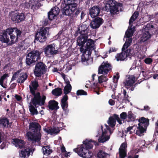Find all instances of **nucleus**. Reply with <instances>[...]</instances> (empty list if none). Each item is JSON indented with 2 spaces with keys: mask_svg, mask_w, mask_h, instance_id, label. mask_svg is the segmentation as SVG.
Instances as JSON below:
<instances>
[{
  "mask_svg": "<svg viewBox=\"0 0 158 158\" xmlns=\"http://www.w3.org/2000/svg\"><path fill=\"white\" fill-rule=\"evenodd\" d=\"M22 31L17 27H10L6 30H0V41L2 43H8L10 41L9 37L12 44L18 42L21 40Z\"/></svg>",
  "mask_w": 158,
  "mask_h": 158,
  "instance_id": "f257e3e1",
  "label": "nucleus"
},
{
  "mask_svg": "<svg viewBox=\"0 0 158 158\" xmlns=\"http://www.w3.org/2000/svg\"><path fill=\"white\" fill-rule=\"evenodd\" d=\"M83 143V144L74 149L73 151L83 158H93V153L89 150L93 148L94 145L95 144V141L91 139L88 140L86 139Z\"/></svg>",
  "mask_w": 158,
  "mask_h": 158,
  "instance_id": "f03ea898",
  "label": "nucleus"
},
{
  "mask_svg": "<svg viewBox=\"0 0 158 158\" xmlns=\"http://www.w3.org/2000/svg\"><path fill=\"white\" fill-rule=\"evenodd\" d=\"M29 128L30 130L27 133V136L29 140L38 142L40 141L41 135L40 132L41 126L37 122H32L29 123Z\"/></svg>",
  "mask_w": 158,
  "mask_h": 158,
  "instance_id": "7ed1b4c3",
  "label": "nucleus"
},
{
  "mask_svg": "<svg viewBox=\"0 0 158 158\" xmlns=\"http://www.w3.org/2000/svg\"><path fill=\"white\" fill-rule=\"evenodd\" d=\"M42 52L39 50H33L29 52L26 56V62L27 65H34L36 61L40 60Z\"/></svg>",
  "mask_w": 158,
  "mask_h": 158,
  "instance_id": "20e7f679",
  "label": "nucleus"
},
{
  "mask_svg": "<svg viewBox=\"0 0 158 158\" xmlns=\"http://www.w3.org/2000/svg\"><path fill=\"white\" fill-rule=\"evenodd\" d=\"M119 7H122V4L117 2L115 0H108L103 8V10L107 12L110 11L111 14H114L119 11Z\"/></svg>",
  "mask_w": 158,
  "mask_h": 158,
  "instance_id": "39448f33",
  "label": "nucleus"
},
{
  "mask_svg": "<svg viewBox=\"0 0 158 158\" xmlns=\"http://www.w3.org/2000/svg\"><path fill=\"white\" fill-rule=\"evenodd\" d=\"M138 121V127L135 134L141 136L144 135V132H146L147 128L149 124V120L148 119L143 117L140 118Z\"/></svg>",
  "mask_w": 158,
  "mask_h": 158,
  "instance_id": "423d86ee",
  "label": "nucleus"
},
{
  "mask_svg": "<svg viewBox=\"0 0 158 158\" xmlns=\"http://www.w3.org/2000/svg\"><path fill=\"white\" fill-rule=\"evenodd\" d=\"M31 94L34 97L31 99V103L33 105L36 106L37 105L42 106L44 105L46 98V96L43 95L41 97L40 93L39 92Z\"/></svg>",
  "mask_w": 158,
  "mask_h": 158,
  "instance_id": "0eeeda50",
  "label": "nucleus"
},
{
  "mask_svg": "<svg viewBox=\"0 0 158 158\" xmlns=\"http://www.w3.org/2000/svg\"><path fill=\"white\" fill-rule=\"evenodd\" d=\"M55 47V44H54L47 45L44 49L45 56L50 57L57 54L58 52V49Z\"/></svg>",
  "mask_w": 158,
  "mask_h": 158,
  "instance_id": "6e6552de",
  "label": "nucleus"
},
{
  "mask_svg": "<svg viewBox=\"0 0 158 158\" xmlns=\"http://www.w3.org/2000/svg\"><path fill=\"white\" fill-rule=\"evenodd\" d=\"M47 28H42L39 30V31H37L35 34V40L41 43L45 41L47 39Z\"/></svg>",
  "mask_w": 158,
  "mask_h": 158,
  "instance_id": "1a4fd4ad",
  "label": "nucleus"
},
{
  "mask_svg": "<svg viewBox=\"0 0 158 158\" xmlns=\"http://www.w3.org/2000/svg\"><path fill=\"white\" fill-rule=\"evenodd\" d=\"M86 43V45L84 46V50L82 52L85 54L87 52L88 56H90L93 50H94L95 48V41L90 39H88Z\"/></svg>",
  "mask_w": 158,
  "mask_h": 158,
  "instance_id": "9d476101",
  "label": "nucleus"
},
{
  "mask_svg": "<svg viewBox=\"0 0 158 158\" xmlns=\"http://www.w3.org/2000/svg\"><path fill=\"white\" fill-rule=\"evenodd\" d=\"M88 38L87 34H80V35L77 37V45L81 46L80 51L82 52L84 50V44L87 42Z\"/></svg>",
  "mask_w": 158,
  "mask_h": 158,
  "instance_id": "9b49d317",
  "label": "nucleus"
},
{
  "mask_svg": "<svg viewBox=\"0 0 158 158\" xmlns=\"http://www.w3.org/2000/svg\"><path fill=\"white\" fill-rule=\"evenodd\" d=\"M131 49H128L126 50L122 51L120 54H117L115 56V58L117 61L123 60L127 57L131 58L132 54L131 53Z\"/></svg>",
  "mask_w": 158,
  "mask_h": 158,
  "instance_id": "f8f14e48",
  "label": "nucleus"
},
{
  "mask_svg": "<svg viewBox=\"0 0 158 158\" xmlns=\"http://www.w3.org/2000/svg\"><path fill=\"white\" fill-rule=\"evenodd\" d=\"M26 16L24 13H15L12 15L11 20L15 23H19L25 19Z\"/></svg>",
  "mask_w": 158,
  "mask_h": 158,
  "instance_id": "ddd939ff",
  "label": "nucleus"
},
{
  "mask_svg": "<svg viewBox=\"0 0 158 158\" xmlns=\"http://www.w3.org/2000/svg\"><path fill=\"white\" fill-rule=\"evenodd\" d=\"M91 20L89 26L93 29H96L98 28L104 22V20L102 18L99 17H96Z\"/></svg>",
  "mask_w": 158,
  "mask_h": 158,
  "instance_id": "4468645a",
  "label": "nucleus"
},
{
  "mask_svg": "<svg viewBox=\"0 0 158 158\" xmlns=\"http://www.w3.org/2000/svg\"><path fill=\"white\" fill-rule=\"evenodd\" d=\"M60 11V9L57 6H55L53 7L48 13V19L50 21H52L56 19L59 15Z\"/></svg>",
  "mask_w": 158,
  "mask_h": 158,
  "instance_id": "2eb2a0df",
  "label": "nucleus"
},
{
  "mask_svg": "<svg viewBox=\"0 0 158 158\" xmlns=\"http://www.w3.org/2000/svg\"><path fill=\"white\" fill-rule=\"evenodd\" d=\"M100 7L98 5L91 7L89 9V15L93 18L97 17L100 13Z\"/></svg>",
  "mask_w": 158,
  "mask_h": 158,
  "instance_id": "dca6fc26",
  "label": "nucleus"
},
{
  "mask_svg": "<svg viewBox=\"0 0 158 158\" xmlns=\"http://www.w3.org/2000/svg\"><path fill=\"white\" fill-rule=\"evenodd\" d=\"M135 81V77L134 75H130L123 82L124 86L126 88L128 89L130 86H133Z\"/></svg>",
  "mask_w": 158,
  "mask_h": 158,
  "instance_id": "f3484780",
  "label": "nucleus"
},
{
  "mask_svg": "<svg viewBox=\"0 0 158 158\" xmlns=\"http://www.w3.org/2000/svg\"><path fill=\"white\" fill-rule=\"evenodd\" d=\"M68 96L64 95L61 100V106L63 110L64 111L65 114H68L69 112L68 109Z\"/></svg>",
  "mask_w": 158,
  "mask_h": 158,
  "instance_id": "a211bd4d",
  "label": "nucleus"
},
{
  "mask_svg": "<svg viewBox=\"0 0 158 158\" xmlns=\"http://www.w3.org/2000/svg\"><path fill=\"white\" fill-rule=\"evenodd\" d=\"M13 140L12 143L16 147H19L20 149L24 148L26 142L23 140L18 138L14 139Z\"/></svg>",
  "mask_w": 158,
  "mask_h": 158,
  "instance_id": "6ab92c4d",
  "label": "nucleus"
},
{
  "mask_svg": "<svg viewBox=\"0 0 158 158\" xmlns=\"http://www.w3.org/2000/svg\"><path fill=\"white\" fill-rule=\"evenodd\" d=\"M89 25L86 24L85 23H83L78 29L80 34H87L89 31Z\"/></svg>",
  "mask_w": 158,
  "mask_h": 158,
  "instance_id": "aec40b11",
  "label": "nucleus"
},
{
  "mask_svg": "<svg viewBox=\"0 0 158 158\" xmlns=\"http://www.w3.org/2000/svg\"><path fill=\"white\" fill-rule=\"evenodd\" d=\"M31 85H29L30 92L31 94H35L38 87L39 86L38 81L37 80L32 81Z\"/></svg>",
  "mask_w": 158,
  "mask_h": 158,
  "instance_id": "412c9836",
  "label": "nucleus"
},
{
  "mask_svg": "<svg viewBox=\"0 0 158 158\" xmlns=\"http://www.w3.org/2000/svg\"><path fill=\"white\" fill-rule=\"evenodd\" d=\"M58 103L54 100H50L48 102V107L51 110H57L59 107L58 106Z\"/></svg>",
  "mask_w": 158,
  "mask_h": 158,
  "instance_id": "4be33fe9",
  "label": "nucleus"
},
{
  "mask_svg": "<svg viewBox=\"0 0 158 158\" xmlns=\"http://www.w3.org/2000/svg\"><path fill=\"white\" fill-rule=\"evenodd\" d=\"M31 151V150L30 148H26L19 151V156L22 158H26L27 156L28 157L30 155Z\"/></svg>",
  "mask_w": 158,
  "mask_h": 158,
  "instance_id": "5701e85b",
  "label": "nucleus"
},
{
  "mask_svg": "<svg viewBox=\"0 0 158 158\" xmlns=\"http://www.w3.org/2000/svg\"><path fill=\"white\" fill-rule=\"evenodd\" d=\"M9 124V120L7 118L3 117L0 118V127H1V126H2L4 128H10V126H8Z\"/></svg>",
  "mask_w": 158,
  "mask_h": 158,
  "instance_id": "b1692460",
  "label": "nucleus"
},
{
  "mask_svg": "<svg viewBox=\"0 0 158 158\" xmlns=\"http://www.w3.org/2000/svg\"><path fill=\"white\" fill-rule=\"evenodd\" d=\"M151 37V34L150 32L148 31H145L142 36L141 37L140 42H144L150 39Z\"/></svg>",
  "mask_w": 158,
  "mask_h": 158,
  "instance_id": "393cba45",
  "label": "nucleus"
},
{
  "mask_svg": "<svg viewBox=\"0 0 158 158\" xmlns=\"http://www.w3.org/2000/svg\"><path fill=\"white\" fill-rule=\"evenodd\" d=\"M112 65L108 61H106L103 62L99 67L98 69H112Z\"/></svg>",
  "mask_w": 158,
  "mask_h": 158,
  "instance_id": "a878e982",
  "label": "nucleus"
},
{
  "mask_svg": "<svg viewBox=\"0 0 158 158\" xmlns=\"http://www.w3.org/2000/svg\"><path fill=\"white\" fill-rule=\"evenodd\" d=\"M65 5H67L68 6V8H70V11L76 10L78 8V4L74 2H64Z\"/></svg>",
  "mask_w": 158,
  "mask_h": 158,
  "instance_id": "bb28decb",
  "label": "nucleus"
},
{
  "mask_svg": "<svg viewBox=\"0 0 158 158\" xmlns=\"http://www.w3.org/2000/svg\"><path fill=\"white\" fill-rule=\"evenodd\" d=\"M62 70H52V72H57L59 73L63 78L64 81L65 83L66 84V85H71L70 84V81L68 79L66 78L65 77V75L63 73L61 72Z\"/></svg>",
  "mask_w": 158,
  "mask_h": 158,
  "instance_id": "cd10ccee",
  "label": "nucleus"
},
{
  "mask_svg": "<svg viewBox=\"0 0 158 158\" xmlns=\"http://www.w3.org/2000/svg\"><path fill=\"white\" fill-rule=\"evenodd\" d=\"M28 76L26 73H21L17 80V82L19 83H23L27 79Z\"/></svg>",
  "mask_w": 158,
  "mask_h": 158,
  "instance_id": "c85d7f7f",
  "label": "nucleus"
},
{
  "mask_svg": "<svg viewBox=\"0 0 158 158\" xmlns=\"http://www.w3.org/2000/svg\"><path fill=\"white\" fill-rule=\"evenodd\" d=\"M30 104V105L29 106V108L31 114L33 116L35 114H38L39 113V112L37 110V106H35L33 105L32 104H31V103Z\"/></svg>",
  "mask_w": 158,
  "mask_h": 158,
  "instance_id": "c756f323",
  "label": "nucleus"
},
{
  "mask_svg": "<svg viewBox=\"0 0 158 158\" xmlns=\"http://www.w3.org/2000/svg\"><path fill=\"white\" fill-rule=\"evenodd\" d=\"M110 70H98V74L103 75V82L106 81L108 80V78L105 75H107Z\"/></svg>",
  "mask_w": 158,
  "mask_h": 158,
  "instance_id": "7c9ffc66",
  "label": "nucleus"
},
{
  "mask_svg": "<svg viewBox=\"0 0 158 158\" xmlns=\"http://www.w3.org/2000/svg\"><path fill=\"white\" fill-rule=\"evenodd\" d=\"M107 123L110 126L111 128H113L115 126L116 124V121L115 119L113 116H110L109 117L108 120L107 121Z\"/></svg>",
  "mask_w": 158,
  "mask_h": 158,
  "instance_id": "2f4dec72",
  "label": "nucleus"
},
{
  "mask_svg": "<svg viewBox=\"0 0 158 158\" xmlns=\"http://www.w3.org/2000/svg\"><path fill=\"white\" fill-rule=\"evenodd\" d=\"M43 153L44 155L48 156L52 152V149H50V146L47 145L44 146L43 147Z\"/></svg>",
  "mask_w": 158,
  "mask_h": 158,
  "instance_id": "473e14b6",
  "label": "nucleus"
},
{
  "mask_svg": "<svg viewBox=\"0 0 158 158\" xmlns=\"http://www.w3.org/2000/svg\"><path fill=\"white\" fill-rule=\"evenodd\" d=\"M139 15V13L138 11H135L134 14L131 17L129 21V25L131 27L132 26V23L133 21H135L138 17Z\"/></svg>",
  "mask_w": 158,
  "mask_h": 158,
  "instance_id": "72a5a7b5",
  "label": "nucleus"
},
{
  "mask_svg": "<svg viewBox=\"0 0 158 158\" xmlns=\"http://www.w3.org/2000/svg\"><path fill=\"white\" fill-rule=\"evenodd\" d=\"M132 42V38H128L127 39L122 48V51H124L130 46Z\"/></svg>",
  "mask_w": 158,
  "mask_h": 158,
  "instance_id": "f704fd0d",
  "label": "nucleus"
},
{
  "mask_svg": "<svg viewBox=\"0 0 158 158\" xmlns=\"http://www.w3.org/2000/svg\"><path fill=\"white\" fill-rule=\"evenodd\" d=\"M75 10H76L71 11V16H72L73 19H76L77 18L81 12L80 9L79 8H77Z\"/></svg>",
  "mask_w": 158,
  "mask_h": 158,
  "instance_id": "c9c22d12",
  "label": "nucleus"
},
{
  "mask_svg": "<svg viewBox=\"0 0 158 158\" xmlns=\"http://www.w3.org/2000/svg\"><path fill=\"white\" fill-rule=\"evenodd\" d=\"M62 89L60 88H57L52 91V94L56 96H59L62 94Z\"/></svg>",
  "mask_w": 158,
  "mask_h": 158,
  "instance_id": "e433bc0d",
  "label": "nucleus"
},
{
  "mask_svg": "<svg viewBox=\"0 0 158 158\" xmlns=\"http://www.w3.org/2000/svg\"><path fill=\"white\" fill-rule=\"evenodd\" d=\"M65 6L63 9L62 11L63 14L64 15H69L71 16V12L70 11V8H68V6L67 5H65Z\"/></svg>",
  "mask_w": 158,
  "mask_h": 158,
  "instance_id": "4c0bfd02",
  "label": "nucleus"
},
{
  "mask_svg": "<svg viewBox=\"0 0 158 158\" xmlns=\"http://www.w3.org/2000/svg\"><path fill=\"white\" fill-rule=\"evenodd\" d=\"M7 76L8 74L6 73L2 76L0 78V85L5 89L6 88L7 85L6 84L4 83V81Z\"/></svg>",
  "mask_w": 158,
  "mask_h": 158,
  "instance_id": "58836bf2",
  "label": "nucleus"
},
{
  "mask_svg": "<svg viewBox=\"0 0 158 158\" xmlns=\"http://www.w3.org/2000/svg\"><path fill=\"white\" fill-rule=\"evenodd\" d=\"M46 66L42 62H39L36 64L35 69H47Z\"/></svg>",
  "mask_w": 158,
  "mask_h": 158,
  "instance_id": "ea45409f",
  "label": "nucleus"
},
{
  "mask_svg": "<svg viewBox=\"0 0 158 158\" xmlns=\"http://www.w3.org/2000/svg\"><path fill=\"white\" fill-rule=\"evenodd\" d=\"M127 117L128 119V122L133 121L135 120V116L131 111H129L128 113Z\"/></svg>",
  "mask_w": 158,
  "mask_h": 158,
  "instance_id": "a19ab883",
  "label": "nucleus"
},
{
  "mask_svg": "<svg viewBox=\"0 0 158 158\" xmlns=\"http://www.w3.org/2000/svg\"><path fill=\"white\" fill-rule=\"evenodd\" d=\"M72 89V86L71 85H66L64 89V95L68 96L67 94L70 93Z\"/></svg>",
  "mask_w": 158,
  "mask_h": 158,
  "instance_id": "79ce46f5",
  "label": "nucleus"
},
{
  "mask_svg": "<svg viewBox=\"0 0 158 158\" xmlns=\"http://www.w3.org/2000/svg\"><path fill=\"white\" fill-rule=\"evenodd\" d=\"M123 94L124 98L122 100L123 102L127 103V102H130V100L128 99L129 96L127 94V91L126 90L123 89Z\"/></svg>",
  "mask_w": 158,
  "mask_h": 158,
  "instance_id": "37998d69",
  "label": "nucleus"
},
{
  "mask_svg": "<svg viewBox=\"0 0 158 158\" xmlns=\"http://www.w3.org/2000/svg\"><path fill=\"white\" fill-rule=\"evenodd\" d=\"M107 154L102 150H100L97 154V158H105Z\"/></svg>",
  "mask_w": 158,
  "mask_h": 158,
  "instance_id": "c03bdc74",
  "label": "nucleus"
},
{
  "mask_svg": "<svg viewBox=\"0 0 158 158\" xmlns=\"http://www.w3.org/2000/svg\"><path fill=\"white\" fill-rule=\"evenodd\" d=\"M60 131L59 127H54L53 128H50L49 134L52 135L55 134H58Z\"/></svg>",
  "mask_w": 158,
  "mask_h": 158,
  "instance_id": "a18cd8bd",
  "label": "nucleus"
},
{
  "mask_svg": "<svg viewBox=\"0 0 158 158\" xmlns=\"http://www.w3.org/2000/svg\"><path fill=\"white\" fill-rule=\"evenodd\" d=\"M119 154L120 158H125L127 156V150L119 149Z\"/></svg>",
  "mask_w": 158,
  "mask_h": 158,
  "instance_id": "49530a36",
  "label": "nucleus"
},
{
  "mask_svg": "<svg viewBox=\"0 0 158 158\" xmlns=\"http://www.w3.org/2000/svg\"><path fill=\"white\" fill-rule=\"evenodd\" d=\"M98 83H94L93 84L94 85V92L96 93V94L99 95L100 94L99 93V89L100 88L98 85Z\"/></svg>",
  "mask_w": 158,
  "mask_h": 158,
  "instance_id": "de8ad7c7",
  "label": "nucleus"
},
{
  "mask_svg": "<svg viewBox=\"0 0 158 158\" xmlns=\"http://www.w3.org/2000/svg\"><path fill=\"white\" fill-rule=\"evenodd\" d=\"M154 28V26L152 23H148L145 26L144 28L145 31H150L152 30Z\"/></svg>",
  "mask_w": 158,
  "mask_h": 158,
  "instance_id": "09e8293b",
  "label": "nucleus"
},
{
  "mask_svg": "<svg viewBox=\"0 0 158 158\" xmlns=\"http://www.w3.org/2000/svg\"><path fill=\"white\" fill-rule=\"evenodd\" d=\"M76 94L77 96L86 95H87V93L83 89H79L77 91Z\"/></svg>",
  "mask_w": 158,
  "mask_h": 158,
  "instance_id": "8fccbe9b",
  "label": "nucleus"
},
{
  "mask_svg": "<svg viewBox=\"0 0 158 158\" xmlns=\"http://www.w3.org/2000/svg\"><path fill=\"white\" fill-rule=\"evenodd\" d=\"M34 72L36 77H40L42 75V70H34Z\"/></svg>",
  "mask_w": 158,
  "mask_h": 158,
  "instance_id": "3c124183",
  "label": "nucleus"
},
{
  "mask_svg": "<svg viewBox=\"0 0 158 158\" xmlns=\"http://www.w3.org/2000/svg\"><path fill=\"white\" fill-rule=\"evenodd\" d=\"M21 71V70H19L17 72L14 73L11 79V81L15 80L16 78L18 77Z\"/></svg>",
  "mask_w": 158,
  "mask_h": 158,
  "instance_id": "603ef678",
  "label": "nucleus"
},
{
  "mask_svg": "<svg viewBox=\"0 0 158 158\" xmlns=\"http://www.w3.org/2000/svg\"><path fill=\"white\" fill-rule=\"evenodd\" d=\"M117 82L113 81L112 83H111L110 84V87L114 91L115 90V88L117 87Z\"/></svg>",
  "mask_w": 158,
  "mask_h": 158,
  "instance_id": "864d4df0",
  "label": "nucleus"
},
{
  "mask_svg": "<svg viewBox=\"0 0 158 158\" xmlns=\"http://www.w3.org/2000/svg\"><path fill=\"white\" fill-rule=\"evenodd\" d=\"M120 118L122 119L123 121V123L124 122V120L126 119L127 117V114L125 112H123L120 114Z\"/></svg>",
  "mask_w": 158,
  "mask_h": 158,
  "instance_id": "5fc2aeb1",
  "label": "nucleus"
},
{
  "mask_svg": "<svg viewBox=\"0 0 158 158\" xmlns=\"http://www.w3.org/2000/svg\"><path fill=\"white\" fill-rule=\"evenodd\" d=\"M113 116L115 119V121L117 120L119 124L121 125L122 124V120L119 118L118 115L116 114H113Z\"/></svg>",
  "mask_w": 158,
  "mask_h": 158,
  "instance_id": "6e6d98bb",
  "label": "nucleus"
},
{
  "mask_svg": "<svg viewBox=\"0 0 158 158\" xmlns=\"http://www.w3.org/2000/svg\"><path fill=\"white\" fill-rule=\"evenodd\" d=\"M83 55H82V56H81V60L82 62H85V61H86L87 62L88 60V58H87L85 57V56L84 55V54H85L86 55V56H87L88 57H89V56H88V55L87 54V53L86 54V53L85 54L84 53H83Z\"/></svg>",
  "mask_w": 158,
  "mask_h": 158,
  "instance_id": "4d7b16f0",
  "label": "nucleus"
},
{
  "mask_svg": "<svg viewBox=\"0 0 158 158\" xmlns=\"http://www.w3.org/2000/svg\"><path fill=\"white\" fill-rule=\"evenodd\" d=\"M156 127L155 129L154 135L156 136L158 135V119L155 123Z\"/></svg>",
  "mask_w": 158,
  "mask_h": 158,
  "instance_id": "13d9d810",
  "label": "nucleus"
},
{
  "mask_svg": "<svg viewBox=\"0 0 158 158\" xmlns=\"http://www.w3.org/2000/svg\"><path fill=\"white\" fill-rule=\"evenodd\" d=\"M144 61L146 64H150L152 62V60L151 58H147L145 59Z\"/></svg>",
  "mask_w": 158,
  "mask_h": 158,
  "instance_id": "bf43d9fd",
  "label": "nucleus"
},
{
  "mask_svg": "<svg viewBox=\"0 0 158 158\" xmlns=\"http://www.w3.org/2000/svg\"><path fill=\"white\" fill-rule=\"evenodd\" d=\"M125 35L127 38H130V37H131L133 36V34L128 31H127L126 32Z\"/></svg>",
  "mask_w": 158,
  "mask_h": 158,
  "instance_id": "052dcab7",
  "label": "nucleus"
},
{
  "mask_svg": "<svg viewBox=\"0 0 158 158\" xmlns=\"http://www.w3.org/2000/svg\"><path fill=\"white\" fill-rule=\"evenodd\" d=\"M133 127H134V126H131V127L130 126V127H128L127 128V130L126 131V133H127L128 132H129V134H132L133 133V132L131 130L133 129Z\"/></svg>",
  "mask_w": 158,
  "mask_h": 158,
  "instance_id": "680f3d73",
  "label": "nucleus"
},
{
  "mask_svg": "<svg viewBox=\"0 0 158 158\" xmlns=\"http://www.w3.org/2000/svg\"><path fill=\"white\" fill-rule=\"evenodd\" d=\"M127 147V146L126 145L125 143H123L121 144L119 149H122L125 150H127L126 149Z\"/></svg>",
  "mask_w": 158,
  "mask_h": 158,
  "instance_id": "e2e57ef3",
  "label": "nucleus"
},
{
  "mask_svg": "<svg viewBox=\"0 0 158 158\" xmlns=\"http://www.w3.org/2000/svg\"><path fill=\"white\" fill-rule=\"evenodd\" d=\"M143 80H142L141 81H139V80L138 81V82L135 84V85H134L133 87H131L130 89H129V90H131V91H133L134 90V89H135V86H136V85L138 84H140V83L141 82L143 81Z\"/></svg>",
  "mask_w": 158,
  "mask_h": 158,
  "instance_id": "0e129e2a",
  "label": "nucleus"
},
{
  "mask_svg": "<svg viewBox=\"0 0 158 158\" xmlns=\"http://www.w3.org/2000/svg\"><path fill=\"white\" fill-rule=\"evenodd\" d=\"M49 20H50L48 19H48L46 18L44 19L43 21V23L44 25L45 26L47 25L49 23Z\"/></svg>",
  "mask_w": 158,
  "mask_h": 158,
  "instance_id": "69168bd1",
  "label": "nucleus"
},
{
  "mask_svg": "<svg viewBox=\"0 0 158 158\" xmlns=\"http://www.w3.org/2000/svg\"><path fill=\"white\" fill-rule=\"evenodd\" d=\"M104 136H102H102L101 137H99V139H98V142H100V143H103V142H104L106 141H104L105 139V138L104 137Z\"/></svg>",
  "mask_w": 158,
  "mask_h": 158,
  "instance_id": "338daca9",
  "label": "nucleus"
},
{
  "mask_svg": "<svg viewBox=\"0 0 158 158\" xmlns=\"http://www.w3.org/2000/svg\"><path fill=\"white\" fill-rule=\"evenodd\" d=\"M103 75H101V76H100L99 77H98V81L99 83L101 84L103 82Z\"/></svg>",
  "mask_w": 158,
  "mask_h": 158,
  "instance_id": "774afa93",
  "label": "nucleus"
}]
</instances>
